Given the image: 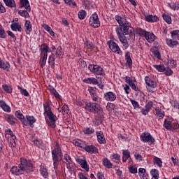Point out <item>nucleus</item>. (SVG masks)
<instances>
[{
    "label": "nucleus",
    "mask_w": 179,
    "mask_h": 179,
    "mask_svg": "<svg viewBox=\"0 0 179 179\" xmlns=\"http://www.w3.org/2000/svg\"><path fill=\"white\" fill-rule=\"evenodd\" d=\"M3 2L8 8H16L15 0H3Z\"/></svg>",
    "instance_id": "c9c22d12"
},
{
    "label": "nucleus",
    "mask_w": 179,
    "mask_h": 179,
    "mask_svg": "<svg viewBox=\"0 0 179 179\" xmlns=\"http://www.w3.org/2000/svg\"><path fill=\"white\" fill-rule=\"evenodd\" d=\"M145 20L146 22H157L159 21V17H157V15H147L145 16Z\"/></svg>",
    "instance_id": "a878e982"
},
{
    "label": "nucleus",
    "mask_w": 179,
    "mask_h": 179,
    "mask_svg": "<svg viewBox=\"0 0 179 179\" xmlns=\"http://www.w3.org/2000/svg\"><path fill=\"white\" fill-rule=\"evenodd\" d=\"M171 36L172 38H174L175 40H179V30H173L171 32Z\"/></svg>",
    "instance_id": "a18cd8bd"
},
{
    "label": "nucleus",
    "mask_w": 179,
    "mask_h": 179,
    "mask_svg": "<svg viewBox=\"0 0 179 179\" xmlns=\"http://www.w3.org/2000/svg\"><path fill=\"white\" fill-rule=\"evenodd\" d=\"M129 173H131V174H136V173H138V169L136 167L131 166L129 167Z\"/></svg>",
    "instance_id": "338daca9"
},
{
    "label": "nucleus",
    "mask_w": 179,
    "mask_h": 179,
    "mask_svg": "<svg viewBox=\"0 0 179 179\" xmlns=\"http://www.w3.org/2000/svg\"><path fill=\"white\" fill-rule=\"evenodd\" d=\"M168 6L171 8L173 10H178L179 9V3L176 2H171L168 3Z\"/></svg>",
    "instance_id": "79ce46f5"
},
{
    "label": "nucleus",
    "mask_w": 179,
    "mask_h": 179,
    "mask_svg": "<svg viewBox=\"0 0 179 179\" xmlns=\"http://www.w3.org/2000/svg\"><path fill=\"white\" fill-rule=\"evenodd\" d=\"M96 135L97 136V141L99 143L104 145V143H106V138H104V134H103V131H96Z\"/></svg>",
    "instance_id": "f3484780"
},
{
    "label": "nucleus",
    "mask_w": 179,
    "mask_h": 179,
    "mask_svg": "<svg viewBox=\"0 0 179 179\" xmlns=\"http://www.w3.org/2000/svg\"><path fill=\"white\" fill-rule=\"evenodd\" d=\"M66 5H69L71 8H76V3L75 0H64Z\"/></svg>",
    "instance_id": "09e8293b"
},
{
    "label": "nucleus",
    "mask_w": 179,
    "mask_h": 179,
    "mask_svg": "<svg viewBox=\"0 0 179 179\" xmlns=\"http://www.w3.org/2000/svg\"><path fill=\"white\" fill-rule=\"evenodd\" d=\"M89 23L92 27L94 29H97V27H100V20L99 19V15L97 13H94L90 17Z\"/></svg>",
    "instance_id": "1a4fd4ad"
},
{
    "label": "nucleus",
    "mask_w": 179,
    "mask_h": 179,
    "mask_svg": "<svg viewBox=\"0 0 179 179\" xmlns=\"http://www.w3.org/2000/svg\"><path fill=\"white\" fill-rule=\"evenodd\" d=\"M153 163L154 164H157V166H159V167H162L163 166V162H162V159L157 157H155L154 158Z\"/></svg>",
    "instance_id": "8fccbe9b"
},
{
    "label": "nucleus",
    "mask_w": 179,
    "mask_h": 179,
    "mask_svg": "<svg viewBox=\"0 0 179 179\" xmlns=\"http://www.w3.org/2000/svg\"><path fill=\"white\" fill-rule=\"evenodd\" d=\"M85 108L87 111H89V113L96 114L93 120V124L95 125H100V124L104 121V112L103 111V108H101L99 103L86 102Z\"/></svg>",
    "instance_id": "f257e3e1"
},
{
    "label": "nucleus",
    "mask_w": 179,
    "mask_h": 179,
    "mask_svg": "<svg viewBox=\"0 0 179 179\" xmlns=\"http://www.w3.org/2000/svg\"><path fill=\"white\" fill-rule=\"evenodd\" d=\"M145 38L148 43H153V41H155V40H156L157 37H156V36L153 33L148 31L145 34Z\"/></svg>",
    "instance_id": "a211bd4d"
},
{
    "label": "nucleus",
    "mask_w": 179,
    "mask_h": 179,
    "mask_svg": "<svg viewBox=\"0 0 179 179\" xmlns=\"http://www.w3.org/2000/svg\"><path fill=\"white\" fill-rule=\"evenodd\" d=\"M57 120H46L48 125H49V127H50L51 128H55V127H57V125L55 124Z\"/></svg>",
    "instance_id": "052dcab7"
},
{
    "label": "nucleus",
    "mask_w": 179,
    "mask_h": 179,
    "mask_svg": "<svg viewBox=\"0 0 179 179\" xmlns=\"http://www.w3.org/2000/svg\"><path fill=\"white\" fill-rule=\"evenodd\" d=\"M15 116L19 120H21V122H23V120H24V118H25L24 116L23 115V114H22V113H20V110H17L15 112Z\"/></svg>",
    "instance_id": "5fc2aeb1"
},
{
    "label": "nucleus",
    "mask_w": 179,
    "mask_h": 179,
    "mask_svg": "<svg viewBox=\"0 0 179 179\" xmlns=\"http://www.w3.org/2000/svg\"><path fill=\"white\" fill-rule=\"evenodd\" d=\"M152 179H159V171L157 169H152L150 171Z\"/></svg>",
    "instance_id": "c03bdc74"
},
{
    "label": "nucleus",
    "mask_w": 179,
    "mask_h": 179,
    "mask_svg": "<svg viewBox=\"0 0 179 179\" xmlns=\"http://www.w3.org/2000/svg\"><path fill=\"white\" fill-rule=\"evenodd\" d=\"M64 159L66 160V164H72V158L68 154L64 155Z\"/></svg>",
    "instance_id": "bf43d9fd"
},
{
    "label": "nucleus",
    "mask_w": 179,
    "mask_h": 179,
    "mask_svg": "<svg viewBox=\"0 0 179 179\" xmlns=\"http://www.w3.org/2000/svg\"><path fill=\"white\" fill-rule=\"evenodd\" d=\"M47 116L48 117V119H46V121H57L58 120V117L54 113L52 112H48L46 113Z\"/></svg>",
    "instance_id": "72a5a7b5"
},
{
    "label": "nucleus",
    "mask_w": 179,
    "mask_h": 179,
    "mask_svg": "<svg viewBox=\"0 0 179 179\" xmlns=\"http://www.w3.org/2000/svg\"><path fill=\"white\" fill-rule=\"evenodd\" d=\"M36 118H34V117L33 116H26V117L22 120V124L23 125H29V127H31V128H33V127H34V125L33 124H34V122H36Z\"/></svg>",
    "instance_id": "f8f14e48"
},
{
    "label": "nucleus",
    "mask_w": 179,
    "mask_h": 179,
    "mask_svg": "<svg viewBox=\"0 0 179 179\" xmlns=\"http://www.w3.org/2000/svg\"><path fill=\"white\" fill-rule=\"evenodd\" d=\"M84 149L87 152V153H90V155H93V153H98L99 152V149H97V148L94 145H87L85 144Z\"/></svg>",
    "instance_id": "2eb2a0df"
},
{
    "label": "nucleus",
    "mask_w": 179,
    "mask_h": 179,
    "mask_svg": "<svg viewBox=\"0 0 179 179\" xmlns=\"http://www.w3.org/2000/svg\"><path fill=\"white\" fill-rule=\"evenodd\" d=\"M77 162L81 166L82 169H84L86 171H89V166H87L86 159H78Z\"/></svg>",
    "instance_id": "4be33fe9"
},
{
    "label": "nucleus",
    "mask_w": 179,
    "mask_h": 179,
    "mask_svg": "<svg viewBox=\"0 0 179 179\" xmlns=\"http://www.w3.org/2000/svg\"><path fill=\"white\" fill-rule=\"evenodd\" d=\"M103 164L106 169H113V164L110 162V159H108L107 158L103 159Z\"/></svg>",
    "instance_id": "f704fd0d"
},
{
    "label": "nucleus",
    "mask_w": 179,
    "mask_h": 179,
    "mask_svg": "<svg viewBox=\"0 0 179 179\" xmlns=\"http://www.w3.org/2000/svg\"><path fill=\"white\" fill-rule=\"evenodd\" d=\"M73 143L76 146H78V148H82L83 149H85V147L86 146V143H85V141H83L82 140H79V139L73 140Z\"/></svg>",
    "instance_id": "b1692460"
},
{
    "label": "nucleus",
    "mask_w": 179,
    "mask_h": 179,
    "mask_svg": "<svg viewBox=\"0 0 179 179\" xmlns=\"http://www.w3.org/2000/svg\"><path fill=\"white\" fill-rule=\"evenodd\" d=\"M10 65L8 62H5L2 60V59L0 58V68L1 69H3L7 71V72H9V67Z\"/></svg>",
    "instance_id": "393cba45"
},
{
    "label": "nucleus",
    "mask_w": 179,
    "mask_h": 179,
    "mask_svg": "<svg viewBox=\"0 0 179 179\" xmlns=\"http://www.w3.org/2000/svg\"><path fill=\"white\" fill-rule=\"evenodd\" d=\"M125 59L129 66H132V59H131V56L129 55V54L127 53L125 55Z\"/></svg>",
    "instance_id": "6e6d98bb"
},
{
    "label": "nucleus",
    "mask_w": 179,
    "mask_h": 179,
    "mask_svg": "<svg viewBox=\"0 0 179 179\" xmlns=\"http://www.w3.org/2000/svg\"><path fill=\"white\" fill-rule=\"evenodd\" d=\"M115 19L116 22H117L120 27L122 26V24H124V23H126V22H127V21H125L126 20L125 17H122L118 15L115 16Z\"/></svg>",
    "instance_id": "cd10ccee"
},
{
    "label": "nucleus",
    "mask_w": 179,
    "mask_h": 179,
    "mask_svg": "<svg viewBox=\"0 0 179 179\" xmlns=\"http://www.w3.org/2000/svg\"><path fill=\"white\" fill-rule=\"evenodd\" d=\"M105 100L107 101H115L117 99V96L113 92H108L104 94Z\"/></svg>",
    "instance_id": "dca6fc26"
},
{
    "label": "nucleus",
    "mask_w": 179,
    "mask_h": 179,
    "mask_svg": "<svg viewBox=\"0 0 179 179\" xmlns=\"http://www.w3.org/2000/svg\"><path fill=\"white\" fill-rule=\"evenodd\" d=\"M6 138H11L15 142V140L16 139V136H15L12 130L8 129L6 131Z\"/></svg>",
    "instance_id": "58836bf2"
},
{
    "label": "nucleus",
    "mask_w": 179,
    "mask_h": 179,
    "mask_svg": "<svg viewBox=\"0 0 179 179\" xmlns=\"http://www.w3.org/2000/svg\"><path fill=\"white\" fill-rule=\"evenodd\" d=\"M5 120H6L11 125H15V123L16 122V119L15 117H13V115H6L5 116Z\"/></svg>",
    "instance_id": "2f4dec72"
},
{
    "label": "nucleus",
    "mask_w": 179,
    "mask_h": 179,
    "mask_svg": "<svg viewBox=\"0 0 179 179\" xmlns=\"http://www.w3.org/2000/svg\"><path fill=\"white\" fill-rule=\"evenodd\" d=\"M151 52H152L157 59L162 60V55H160V52L159 51V46H153L151 48Z\"/></svg>",
    "instance_id": "aec40b11"
},
{
    "label": "nucleus",
    "mask_w": 179,
    "mask_h": 179,
    "mask_svg": "<svg viewBox=\"0 0 179 179\" xmlns=\"http://www.w3.org/2000/svg\"><path fill=\"white\" fill-rule=\"evenodd\" d=\"M109 48L111 50V51L115 52L116 54H119L120 55L122 54V52H121V49L118 45H109Z\"/></svg>",
    "instance_id": "c756f323"
},
{
    "label": "nucleus",
    "mask_w": 179,
    "mask_h": 179,
    "mask_svg": "<svg viewBox=\"0 0 179 179\" xmlns=\"http://www.w3.org/2000/svg\"><path fill=\"white\" fill-rule=\"evenodd\" d=\"M52 157L53 160V166L55 170L58 169V163L62 161V151L61 150V148L58 143H56V146L54 150H52Z\"/></svg>",
    "instance_id": "20e7f679"
},
{
    "label": "nucleus",
    "mask_w": 179,
    "mask_h": 179,
    "mask_svg": "<svg viewBox=\"0 0 179 179\" xmlns=\"http://www.w3.org/2000/svg\"><path fill=\"white\" fill-rule=\"evenodd\" d=\"M173 121V119L171 118H167L164 120V127H165L166 129L168 130H173V126L171 125V122Z\"/></svg>",
    "instance_id": "412c9836"
},
{
    "label": "nucleus",
    "mask_w": 179,
    "mask_h": 179,
    "mask_svg": "<svg viewBox=\"0 0 179 179\" xmlns=\"http://www.w3.org/2000/svg\"><path fill=\"white\" fill-rule=\"evenodd\" d=\"M124 80L127 85H129V86H130L133 90H134V92H138V90H139V88L135 85V82H136V80L133 79L131 77L126 76L124 77Z\"/></svg>",
    "instance_id": "9b49d317"
},
{
    "label": "nucleus",
    "mask_w": 179,
    "mask_h": 179,
    "mask_svg": "<svg viewBox=\"0 0 179 179\" xmlns=\"http://www.w3.org/2000/svg\"><path fill=\"white\" fill-rule=\"evenodd\" d=\"M130 101L134 108H141V106H139V103H138V101L134 99H131Z\"/></svg>",
    "instance_id": "e2e57ef3"
},
{
    "label": "nucleus",
    "mask_w": 179,
    "mask_h": 179,
    "mask_svg": "<svg viewBox=\"0 0 179 179\" xmlns=\"http://www.w3.org/2000/svg\"><path fill=\"white\" fill-rule=\"evenodd\" d=\"M89 71L94 75L103 76L104 75V69L97 64H90L88 66Z\"/></svg>",
    "instance_id": "423d86ee"
},
{
    "label": "nucleus",
    "mask_w": 179,
    "mask_h": 179,
    "mask_svg": "<svg viewBox=\"0 0 179 179\" xmlns=\"http://www.w3.org/2000/svg\"><path fill=\"white\" fill-rule=\"evenodd\" d=\"M56 55L59 58H62V55H64V51H62V48L61 46H58L57 48Z\"/></svg>",
    "instance_id": "603ef678"
},
{
    "label": "nucleus",
    "mask_w": 179,
    "mask_h": 179,
    "mask_svg": "<svg viewBox=\"0 0 179 179\" xmlns=\"http://www.w3.org/2000/svg\"><path fill=\"white\" fill-rule=\"evenodd\" d=\"M162 17L164 20L166 22V23H168V24H171L172 20L171 16H170V15L164 13L162 15Z\"/></svg>",
    "instance_id": "a19ab883"
},
{
    "label": "nucleus",
    "mask_w": 179,
    "mask_h": 179,
    "mask_svg": "<svg viewBox=\"0 0 179 179\" xmlns=\"http://www.w3.org/2000/svg\"><path fill=\"white\" fill-rule=\"evenodd\" d=\"M29 10H27V9L25 10H20L18 11V14H20V16H22V17H25V19H27L29 17H30V15H29Z\"/></svg>",
    "instance_id": "e433bc0d"
},
{
    "label": "nucleus",
    "mask_w": 179,
    "mask_h": 179,
    "mask_svg": "<svg viewBox=\"0 0 179 179\" xmlns=\"http://www.w3.org/2000/svg\"><path fill=\"white\" fill-rule=\"evenodd\" d=\"M41 174L44 177V178H47L48 177V171L47 170V167L41 165L40 169Z\"/></svg>",
    "instance_id": "473e14b6"
},
{
    "label": "nucleus",
    "mask_w": 179,
    "mask_h": 179,
    "mask_svg": "<svg viewBox=\"0 0 179 179\" xmlns=\"http://www.w3.org/2000/svg\"><path fill=\"white\" fill-rule=\"evenodd\" d=\"M50 93L54 94L55 96H56L57 99H59L60 97L59 94L58 93V92H57L55 88H50Z\"/></svg>",
    "instance_id": "0e129e2a"
},
{
    "label": "nucleus",
    "mask_w": 179,
    "mask_h": 179,
    "mask_svg": "<svg viewBox=\"0 0 179 179\" xmlns=\"http://www.w3.org/2000/svg\"><path fill=\"white\" fill-rule=\"evenodd\" d=\"M0 107L3 110V111H6L7 113H10V107L6 104L3 101H0Z\"/></svg>",
    "instance_id": "c85d7f7f"
},
{
    "label": "nucleus",
    "mask_w": 179,
    "mask_h": 179,
    "mask_svg": "<svg viewBox=\"0 0 179 179\" xmlns=\"http://www.w3.org/2000/svg\"><path fill=\"white\" fill-rule=\"evenodd\" d=\"M87 15V13H86V10L83 9L80 10L78 13V19H80V20H83L85 19Z\"/></svg>",
    "instance_id": "4c0bfd02"
},
{
    "label": "nucleus",
    "mask_w": 179,
    "mask_h": 179,
    "mask_svg": "<svg viewBox=\"0 0 179 179\" xmlns=\"http://www.w3.org/2000/svg\"><path fill=\"white\" fill-rule=\"evenodd\" d=\"M132 30H134V28H132L130 22L128 21L122 24L120 27H117L115 28L117 37L122 44L125 45L127 44L128 41L127 40V38H125V36H128V34L132 33Z\"/></svg>",
    "instance_id": "7ed1b4c3"
},
{
    "label": "nucleus",
    "mask_w": 179,
    "mask_h": 179,
    "mask_svg": "<svg viewBox=\"0 0 179 179\" xmlns=\"http://www.w3.org/2000/svg\"><path fill=\"white\" fill-rule=\"evenodd\" d=\"M111 160L115 162V163H118L120 160H121V156L118 154H113V155L110 156Z\"/></svg>",
    "instance_id": "de8ad7c7"
},
{
    "label": "nucleus",
    "mask_w": 179,
    "mask_h": 179,
    "mask_svg": "<svg viewBox=\"0 0 179 179\" xmlns=\"http://www.w3.org/2000/svg\"><path fill=\"white\" fill-rule=\"evenodd\" d=\"M136 33H137V34H139V36H144V37H145L148 31L142 29L141 28H138L136 29Z\"/></svg>",
    "instance_id": "4d7b16f0"
},
{
    "label": "nucleus",
    "mask_w": 179,
    "mask_h": 179,
    "mask_svg": "<svg viewBox=\"0 0 179 179\" xmlns=\"http://www.w3.org/2000/svg\"><path fill=\"white\" fill-rule=\"evenodd\" d=\"M153 68L157 69L158 72H164V74L166 75V76H171L173 75V70L170 69V67H166L163 64H154Z\"/></svg>",
    "instance_id": "0eeeda50"
},
{
    "label": "nucleus",
    "mask_w": 179,
    "mask_h": 179,
    "mask_svg": "<svg viewBox=\"0 0 179 179\" xmlns=\"http://www.w3.org/2000/svg\"><path fill=\"white\" fill-rule=\"evenodd\" d=\"M10 27L13 31H19L20 33H22V31H23V29H22V25H20L19 22H14L11 24Z\"/></svg>",
    "instance_id": "6ab92c4d"
},
{
    "label": "nucleus",
    "mask_w": 179,
    "mask_h": 179,
    "mask_svg": "<svg viewBox=\"0 0 179 179\" xmlns=\"http://www.w3.org/2000/svg\"><path fill=\"white\" fill-rule=\"evenodd\" d=\"M169 62L171 65L169 66L168 68H170V69H171V68H176V66H177V63L173 59H171L169 60Z\"/></svg>",
    "instance_id": "774afa93"
},
{
    "label": "nucleus",
    "mask_w": 179,
    "mask_h": 179,
    "mask_svg": "<svg viewBox=\"0 0 179 179\" xmlns=\"http://www.w3.org/2000/svg\"><path fill=\"white\" fill-rule=\"evenodd\" d=\"M171 104L172 107H173L174 108H176L177 110H179V103L177 102V101L172 100L171 101Z\"/></svg>",
    "instance_id": "69168bd1"
},
{
    "label": "nucleus",
    "mask_w": 179,
    "mask_h": 179,
    "mask_svg": "<svg viewBox=\"0 0 179 179\" xmlns=\"http://www.w3.org/2000/svg\"><path fill=\"white\" fill-rule=\"evenodd\" d=\"M145 82L147 85L146 88L148 90L151 92V93H155V88L157 86L156 83L152 78H149V76H145Z\"/></svg>",
    "instance_id": "9d476101"
},
{
    "label": "nucleus",
    "mask_w": 179,
    "mask_h": 179,
    "mask_svg": "<svg viewBox=\"0 0 179 179\" xmlns=\"http://www.w3.org/2000/svg\"><path fill=\"white\" fill-rule=\"evenodd\" d=\"M3 90H4V92H6V93H10L12 92V87H10V86L5 84L2 85Z\"/></svg>",
    "instance_id": "13d9d810"
},
{
    "label": "nucleus",
    "mask_w": 179,
    "mask_h": 179,
    "mask_svg": "<svg viewBox=\"0 0 179 179\" xmlns=\"http://www.w3.org/2000/svg\"><path fill=\"white\" fill-rule=\"evenodd\" d=\"M6 38V32H5V29L1 24H0V38Z\"/></svg>",
    "instance_id": "3c124183"
},
{
    "label": "nucleus",
    "mask_w": 179,
    "mask_h": 179,
    "mask_svg": "<svg viewBox=\"0 0 179 179\" xmlns=\"http://www.w3.org/2000/svg\"><path fill=\"white\" fill-rule=\"evenodd\" d=\"M122 155H123L122 162L125 163V162H127V159L131 157V152L128 150H123Z\"/></svg>",
    "instance_id": "bb28decb"
},
{
    "label": "nucleus",
    "mask_w": 179,
    "mask_h": 179,
    "mask_svg": "<svg viewBox=\"0 0 179 179\" xmlns=\"http://www.w3.org/2000/svg\"><path fill=\"white\" fill-rule=\"evenodd\" d=\"M156 115L159 117V120L164 118V112L162 110V109H155Z\"/></svg>",
    "instance_id": "49530a36"
},
{
    "label": "nucleus",
    "mask_w": 179,
    "mask_h": 179,
    "mask_svg": "<svg viewBox=\"0 0 179 179\" xmlns=\"http://www.w3.org/2000/svg\"><path fill=\"white\" fill-rule=\"evenodd\" d=\"M152 107H153V102L152 101H150L145 105V108H143L141 110V113L143 114V115H148V114H149V111L152 110Z\"/></svg>",
    "instance_id": "4468645a"
},
{
    "label": "nucleus",
    "mask_w": 179,
    "mask_h": 179,
    "mask_svg": "<svg viewBox=\"0 0 179 179\" xmlns=\"http://www.w3.org/2000/svg\"><path fill=\"white\" fill-rule=\"evenodd\" d=\"M41 53L39 64L41 68H43L45 66V64H47V57H48V52H51V49L46 45L45 48H41Z\"/></svg>",
    "instance_id": "39448f33"
},
{
    "label": "nucleus",
    "mask_w": 179,
    "mask_h": 179,
    "mask_svg": "<svg viewBox=\"0 0 179 179\" xmlns=\"http://www.w3.org/2000/svg\"><path fill=\"white\" fill-rule=\"evenodd\" d=\"M20 6L21 8H25L27 10L30 12V3H29V0H20Z\"/></svg>",
    "instance_id": "5701e85b"
},
{
    "label": "nucleus",
    "mask_w": 179,
    "mask_h": 179,
    "mask_svg": "<svg viewBox=\"0 0 179 179\" xmlns=\"http://www.w3.org/2000/svg\"><path fill=\"white\" fill-rule=\"evenodd\" d=\"M138 173H139V176L141 177V178H143V177H145V173H146V169H145L143 168H140L138 169Z\"/></svg>",
    "instance_id": "680f3d73"
},
{
    "label": "nucleus",
    "mask_w": 179,
    "mask_h": 179,
    "mask_svg": "<svg viewBox=\"0 0 179 179\" xmlns=\"http://www.w3.org/2000/svg\"><path fill=\"white\" fill-rule=\"evenodd\" d=\"M44 113L45 114H48V113H51V108L50 107V102L46 101L43 103Z\"/></svg>",
    "instance_id": "37998d69"
},
{
    "label": "nucleus",
    "mask_w": 179,
    "mask_h": 179,
    "mask_svg": "<svg viewBox=\"0 0 179 179\" xmlns=\"http://www.w3.org/2000/svg\"><path fill=\"white\" fill-rule=\"evenodd\" d=\"M83 132L85 135H92V134H94V129L92 127H85L83 129Z\"/></svg>",
    "instance_id": "ea45409f"
},
{
    "label": "nucleus",
    "mask_w": 179,
    "mask_h": 179,
    "mask_svg": "<svg viewBox=\"0 0 179 179\" xmlns=\"http://www.w3.org/2000/svg\"><path fill=\"white\" fill-rule=\"evenodd\" d=\"M24 29L26 34L30 36V33H31V31H33V27L31 26V22H30V20H25Z\"/></svg>",
    "instance_id": "ddd939ff"
},
{
    "label": "nucleus",
    "mask_w": 179,
    "mask_h": 179,
    "mask_svg": "<svg viewBox=\"0 0 179 179\" xmlns=\"http://www.w3.org/2000/svg\"><path fill=\"white\" fill-rule=\"evenodd\" d=\"M33 164L30 162H27V159H21L20 164L19 166H13L11 168L10 171L15 176H20L24 174V173H31L34 171Z\"/></svg>",
    "instance_id": "f03ea898"
},
{
    "label": "nucleus",
    "mask_w": 179,
    "mask_h": 179,
    "mask_svg": "<svg viewBox=\"0 0 179 179\" xmlns=\"http://www.w3.org/2000/svg\"><path fill=\"white\" fill-rule=\"evenodd\" d=\"M140 139L144 143H155V142H156L155 138H153L149 132L142 133Z\"/></svg>",
    "instance_id": "6e6552de"
},
{
    "label": "nucleus",
    "mask_w": 179,
    "mask_h": 179,
    "mask_svg": "<svg viewBox=\"0 0 179 179\" xmlns=\"http://www.w3.org/2000/svg\"><path fill=\"white\" fill-rule=\"evenodd\" d=\"M83 82L85 83H88V84L92 83V85H99V82L97 81V79L94 78H85L83 80Z\"/></svg>",
    "instance_id": "7c9ffc66"
},
{
    "label": "nucleus",
    "mask_w": 179,
    "mask_h": 179,
    "mask_svg": "<svg viewBox=\"0 0 179 179\" xmlns=\"http://www.w3.org/2000/svg\"><path fill=\"white\" fill-rule=\"evenodd\" d=\"M48 64H50L51 68H54L55 66V58H54L52 55L49 56Z\"/></svg>",
    "instance_id": "864d4df0"
}]
</instances>
